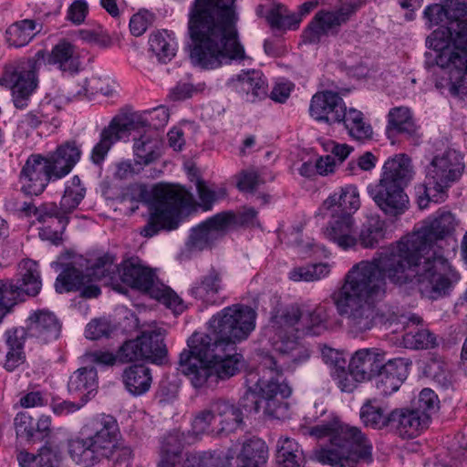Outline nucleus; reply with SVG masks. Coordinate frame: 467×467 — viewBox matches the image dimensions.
I'll return each mask as SVG.
<instances>
[{"label": "nucleus", "instance_id": "nucleus-1", "mask_svg": "<svg viewBox=\"0 0 467 467\" xmlns=\"http://www.w3.org/2000/svg\"><path fill=\"white\" fill-rule=\"evenodd\" d=\"M331 308L326 305H291L277 311L270 320V328L277 337L274 342L276 357L265 355L257 368L247 372V391L241 400L246 411L280 418L287 410L284 401L292 392L282 380L284 370L294 369L308 360V348L297 341L300 336H319L328 329Z\"/></svg>", "mask_w": 467, "mask_h": 467}, {"label": "nucleus", "instance_id": "nucleus-2", "mask_svg": "<svg viewBox=\"0 0 467 467\" xmlns=\"http://www.w3.org/2000/svg\"><path fill=\"white\" fill-rule=\"evenodd\" d=\"M457 226L455 215L440 209L423 222L420 230L379 252L390 266L392 279L417 285L431 298L448 295L461 279L459 272L446 258L456 251Z\"/></svg>", "mask_w": 467, "mask_h": 467}, {"label": "nucleus", "instance_id": "nucleus-3", "mask_svg": "<svg viewBox=\"0 0 467 467\" xmlns=\"http://www.w3.org/2000/svg\"><path fill=\"white\" fill-rule=\"evenodd\" d=\"M235 0H194L188 15L191 63L213 70L247 57L238 38Z\"/></svg>", "mask_w": 467, "mask_h": 467}, {"label": "nucleus", "instance_id": "nucleus-4", "mask_svg": "<svg viewBox=\"0 0 467 467\" xmlns=\"http://www.w3.org/2000/svg\"><path fill=\"white\" fill-rule=\"evenodd\" d=\"M386 258L379 252L370 260L355 264L347 273L344 283L332 296L337 313L345 317L348 332L358 337L371 330L376 323V305L388 292V282L408 287L412 283H399L392 279Z\"/></svg>", "mask_w": 467, "mask_h": 467}, {"label": "nucleus", "instance_id": "nucleus-5", "mask_svg": "<svg viewBox=\"0 0 467 467\" xmlns=\"http://www.w3.org/2000/svg\"><path fill=\"white\" fill-rule=\"evenodd\" d=\"M198 196V205L203 211H210L219 201L227 195L226 188L195 177L194 181ZM139 200L146 202L149 210V219L141 229L144 237H152L161 231H172L180 224V215L183 208H192L197 204L193 195L183 187L157 185L150 198L145 186L139 187Z\"/></svg>", "mask_w": 467, "mask_h": 467}, {"label": "nucleus", "instance_id": "nucleus-6", "mask_svg": "<svg viewBox=\"0 0 467 467\" xmlns=\"http://www.w3.org/2000/svg\"><path fill=\"white\" fill-rule=\"evenodd\" d=\"M84 438L68 441V453L78 465L93 467L103 460L117 463L129 462L132 457L130 447L117 444L119 426L111 415L101 414L88 421L83 428Z\"/></svg>", "mask_w": 467, "mask_h": 467}, {"label": "nucleus", "instance_id": "nucleus-7", "mask_svg": "<svg viewBox=\"0 0 467 467\" xmlns=\"http://www.w3.org/2000/svg\"><path fill=\"white\" fill-rule=\"evenodd\" d=\"M309 434L329 438L330 443L316 452L317 460L323 464L355 467L359 462H372V443L358 427L320 424L312 427Z\"/></svg>", "mask_w": 467, "mask_h": 467}, {"label": "nucleus", "instance_id": "nucleus-8", "mask_svg": "<svg viewBox=\"0 0 467 467\" xmlns=\"http://www.w3.org/2000/svg\"><path fill=\"white\" fill-rule=\"evenodd\" d=\"M426 44L438 52L436 64L448 70L450 93H467V24L440 26L427 37Z\"/></svg>", "mask_w": 467, "mask_h": 467}, {"label": "nucleus", "instance_id": "nucleus-9", "mask_svg": "<svg viewBox=\"0 0 467 467\" xmlns=\"http://www.w3.org/2000/svg\"><path fill=\"white\" fill-rule=\"evenodd\" d=\"M463 171V157L457 150H447L434 156L426 168L425 182L415 187L419 207L425 209L430 202H444L447 191L461 178Z\"/></svg>", "mask_w": 467, "mask_h": 467}, {"label": "nucleus", "instance_id": "nucleus-10", "mask_svg": "<svg viewBox=\"0 0 467 467\" xmlns=\"http://www.w3.org/2000/svg\"><path fill=\"white\" fill-rule=\"evenodd\" d=\"M256 311L251 306L234 304L213 315L208 322V337L211 341L236 346L248 338L255 328Z\"/></svg>", "mask_w": 467, "mask_h": 467}, {"label": "nucleus", "instance_id": "nucleus-11", "mask_svg": "<svg viewBox=\"0 0 467 467\" xmlns=\"http://www.w3.org/2000/svg\"><path fill=\"white\" fill-rule=\"evenodd\" d=\"M119 281L131 288L147 293L175 313H181L185 308L179 296L169 286L161 283L154 271L144 265L138 257L129 258L120 264Z\"/></svg>", "mask_w": 467, "mask_h": 467}, {"label": "nucleus", "instance_id": "nucleus-12", "mask_svg": "<svg viewBox=\"0 0 467 467\" xmlns=\"http://www.w3.org/2000/svg\"><path fill=\"white\" fill-rule=\"evenodd\" d=\"M46 52L38 50L33 57L6 65L0 77V86L8 88L16 109H24L38 86L37 70Z\"/></svg>", "mask_w": 467, "mask_h": 467}, {"label": "nucleus", "instance_id": "nucleus-13", "mask_svg": "<svg viewBox=\"0 0 467 467\" xmlns=\"http://www.w3.org/2000/svg\"><path fill=\"white\" fill-rule=\"evenodd\" d=\"M212 341L202 333H193L187 340V349L180 354L179 369L185 375L196 389L213 388L216 386L212 359L202 353L209 352Z\"/></svg>", "mask_w": 467, "mask_h": 467}, {"label": "nucleus", "instance_id": "nucleus-14", "mask_svg": "<svg viewBox=\"0 0 467 467\" xmlns=\"http://www.w3.org/2000/svg\"><path fill=\"white\" fill-rule=\"evenodd\" d=\"M165 330L155 327L144 330L135 339L126 341L118 351V360L121 363L148 360L162 364L167 357L164 344Z\"/></svg>", "mask_w": 467, "mask_h": 467}, {"label": "nucleus", "instance_id": "nucleus-15", "mask_svg": "<svg viewBox=\"0 0 467 467\" xmlns=\"http://www.w3.org/2000/svg\"><path fill=\"white\" fill-rule=\"evenodd\" d=\"M237 223L232 211L218 213L191 231L187 245L191 250L209 248Z\"/></svg>", "mask_w": 467, "mask_h": 467}, {"label": "nucleus", "instance_id": "nucleus-16", "mask_svg": "<svg viewBox=\"0 0 467 467\" xmlns=\"http://www.w3.org/2000/svg\"><path fill=\"white\" fill-rule=\"evenodd\" d=\"M367 192L387 216H400L410 207L409 196L404 192V186L379 180L376 183H369L367 186Z\"/></svg>", "mask_w": 467, "mask_h": 467}, {"label": "nucleus", "instance_id": "nucleus-17", "mask_svg": "<svg viewBox=\"0 0 467 467\" xmlns=\"http://www.w3.org/2000/svg\"><path fill=\"white\" fill-rule=\"evenodd\" d=\"M350 19L348 13L334 9H321L316 13L304 31L305 41L310 44L319 43L323 37L337 36Z\"/></svg>", "mask_w": 467, "mask_h": 467}, {"label": "nucleus", "instance_id": "nucleus-18", "mask_svg": "<svg viewBox=\"0 0 467 467\" xmlns=\"http://www.w3.org/2000/svg\"><path fill=\"white\" fill-rule=\"evenodd\" d=\"M45 156L32 154L20 172L21 190L26 194L38 195L50 181H56Z\"/></svg>", "mask_w": 467, "mask_h": 467}, {"label": "nucleus", "instance_id": "nucleus-19", "mask_svg": "<svg viewBox=\"0 0 467 467\" xmlns=\"http://www.w3.org/2000/svg\"><path fill=\"white\" fill-rule=\"evenodd\" d=\"M208 354H204L212 359L215 382L225 380L234 376L239 371L242 355L236 352V346L212 341ZM204 352L202 354L203 355Z\"/></svg>", "mask_w": 467, "mask_h": 467}, {"label": "nucleus", "instance_id": "nucleus-20", "mask_svg": "<svg viewBox=\"0 0 467 467\" xmlns=\"http://www.w3.org/2000/svg\"><path fill=\"white\" fill-rule=\"evenodd\" d=\"M345 108L344 100L337 93L326 90L312 97L309 113L317 121L340 124Z\"/></svg>", "mask_w": 467, "mask_h": 467}, {"label": "nucleus", "instance_id": "nucleus-21", "mask_svg": "<svg viewBox=\"0 0 467 467\" xmlns=\"http://www.w3.org/2000/svg\"><path fill=\"white\" fill-rule=\"evenodd\" d=\"M76 263L67 265L58 275L55 283L56 291L59 294L82 289L81 296L95 298L100 295V288L92 284L95 280L91 275L78 269Z\"/></svg>", "mask_w": 467, "mask_h": 467}, {"label": "nucleus", "instance_id": "nucleus-22", "mask_svg": "<svg viewBox=\"0 0 467 467\" xmlns=\"http://www.w3.org/2000/svg\"><path fill=\"white\" fill-rule=\"evenodd\" d=\"M387 362L386 353L378 348H361L351 357L348 368L360 381L372 379Z\"/></svg>", "mask_w": 467, "mask_h": 467}, {"label": "nucleus", "instance_id": "nucleus-23", "mask_svg": "<svg viewBox=\"0 0 467 467\" xmlns=\"http://www.w3.org/2000/svg\"><path fill=\"white\" fill-rule=\"evenodd\" d=\"M430 420V415L420 410L396 409L392 410L391 427L402 439H413L428 427Z\"/></svg>", "mask_w": 467, "mask_h": 467}, {"label": "nucleus", "instance_id": "nucleus-24", "mask_svg": "<svg viewBox=\"0 0 467 467\" xmlns=\"http://www.w3.org/2000/svg\"><path fill=\"white\" fill-rule=\"evenodd\" d=\"M410 363L402 358H396L387 362L375 375V386L379 392L384 396L397 391L408 377V367Z\"/></svg>", "mask_w": 467, "mask_h": 467}, {"label": "nucleus", "instance_id": "nucleus-25", "mask_svg": "<svg viewBox=\"0 0 467 467\" xmlns=\"http://www.w3.org/2000/svg\"><path fill=\"white\" fill-rule=\"evenodd\" d=\"M29 337H35L43 343L57 339L61 333V323L57 316L46 309L30 313L26 320Z\"/></svg>", "mask_w": 467, "mask_h": 467}, {"label": "nucleus", "instance_id": "nucleus-26", "mask_svg": "<svg viewBox=\"0 0 467 467\" xmlns=\"http://www.w3.org/2000/svg\"><path fill=\"white\" fill-rule=\"evenodd\" d=\"M223 290V273L212 266L192 285L189 293L196 300L212 306L220 303V295Z\"/></svg>", "mask_w": 467, "mask_h": 467}, {"label": "nucleus", "instance_id": "nucleus-27", "mask_svg": "<svg viewBox=\"0 0 467 467\" xmlns=\"http://www.w3.org/2000/svg\"><path fill=\"white\" fill-rule=\"evenodd\" d=\"M131 128L132 124L125 119L113 118L109 126L101 131L99 141L93 147L90 155L91 161L96 165H100L113 144L127 136Z\"/></svg>", "mask_w": 467, "mask_h": 467}, {"label": "nucleus", "instance_id": "nucleus-28", "mask_svg": "<svg viewBox=\"0 0 467 467\" xmlns=\"http://www.w3.org/2000/svg\"><path fill=\"white\" fill-rule=\"evenodd\" d=\"M324 235L343 250L353 248L358 244V235L352 215L331 214V221L324 231Z\"/></svg>", "mask_w": 467, "mask_h": 467}, {"label": "nucleus", "instance_id": "nucleus-29", "mask_svg": "<svg viewBox=\"0 0 467 467\" xmlns=\"http://www.w3.org/2000/svg\"><path fill=\"white\" fill-rule=\"evenodd\" d=\"M81 150L75 141H66L59 145L55 151L45 157L50 166L55 180L67 175L79 161Z\"/></svg>", "mask_w": 467, "mask_h": 467}, {"label": "nucleus", "instance_id": "nucleus-30", "mask_svg": "<svg viewBox=\"0 0 467 467\" xmlns=\"http://www.w3.org/2000/svg\"><path fill=\"white\" fill-rule=\"evenodd\" d=\"M415 174L411 159L404 153L395 154L387 159L380 173L379 181L407 186Z\"/></svg>", "mask_w": 467, "mask_h": 467}, {"label": "nucleus", "instance_id": "nucleus-31", "mask_svg": "<svg viewBox=\"0 0 467 467\" xmlns=\"http://www.w3.org/2000/svg\"><path fill=\"white\" fill-rule=\"evenodd\" d=\"M323 207L331 214L352 215L360 207L358 187L348 184L340 188L324 202Z\"/></svg>", "mask_w": 467, "mask_h": 467}, {"label": "nucleus", "instance_id": "nucleus-32", "mask_svg": "<svg viewBox=\"0 0 467 467\" xmlns=\"http://www.w3.org/2000/svg\"><path fill=\"white\" fill-rule=\"evenodd\" d=\"M195 442L194 437L179 430L169 432L162 440L161 446V467H176L181 459L182 449L187 444Z\"/></svg>", "mask_w": 467, "mask_h": 467}, {"label": "nucleus", "instance_id": "nucleus-33", "mask_svg": "<svg viewBox=\"0 0 467 467\" xmlns=\"http://www.w3.org/2000/svg\"><path fill=\"white\" fill-rule=\"evenodd\" d=\"M268 460V447L265 441L253 437L246 440L238 453L236 467H265Z\"/></svg>", "mask_w": 467, "mask_h": 467}, {"label": "nucleus", "instance_id": "nucleus-34", "mask_svg": "<svg viewBox=\"0 0 467 467\" xmlns=\"http://www.w3.org/2000/svg\"><path fill=\"white\" fill-rule=\"evenodd\" d=\"M98 388V373L95 368H80L68 379L69 393L78 395L85 404L90 396H94Z\"/></svg>", "mask_w": 467, "mask_h": 467}, {"label": "nucleus", "instance_id": "nucleus-35", "mask_svg": "<svg viewBox=\"0 0 467 467\" xmlns=\"http://www.w3.org/2000/svg\"><path fill=\"white\" fill-rule=\"evenodd\" d=\"M47 56V62L56 65L61 71L73 74L78 71L80 61L75 47L67 40H60Z\"/></svg>", "mask_w": 467, "mask_h": 467}, {"label": "nucleus", "instance_id": "nucleus-36", "mask_svg": "<svg viewBox=\"0 0 467 467\" xmlns=\"http://www.w3.org/2000/svg\"><path fill=\"white\" fill-rule=\"evenodd\" d=\"M43 29V24L33 19H23L13 23L5 30V41L10 47L26 46Z\"/></svg>", "mask_w": 467, "mask_h": 467}, {"label": "nucleus", "instance_id": "nucleus-37", "mask_svg": "<svg viewBox=\"0 0 467 467\" xmlns=\"http://www.w3.org/2000/svg\"><path fill=\"white\" fill-rule=\"evenodd\" d=\"M213 407L216 418L219 419L216 435L234 432L243 424L244 417L240 408L224 400L213 401Z\"/></svg>", "mask_w": 467, "mask_h": 467}, {"label": "nucleus", "instance_id": "nucleus-38", "mask_svg": "<svg viewBox=\"0 0 467 467\" xmlns=\"http://www.w3.org/2000/svg\"><path fill=\"white\" fill-rule=\"evenodd\" d=\"M120 265H117L116 257L105 253L98 256L90 266H87L85 273L95 280L104 281L107 285H114L119 282V271Z\"/></svg>", "mask_w": 467, "mask_h": 467}, {"label": "nucleus", "instance_id": "nucleus-39", "mask_svg": "<svg viewBox=\"0 0 467 467\" xmlns=\"http://www.w3.org/2000/svg\"><path fill=\"white\" fill-rule=\"evenodd\" d=\"M149 46L150 51L164 64L175 57L178 47L174 33L165 29L150 34Z\"/></svg>", "mask_w": 467, "mask_h": 467}, {"label": "nucleus", "instance_id": "nucleus-40", "mask_svg": "<svg viewBox=\"0 0 467 467\" xmlns=\"http://www.w3.org/2000/svg\"><path fill=\"white\" fill-rule=\"evenodd\" d=\"M234 87L239 92L245 93L246 99L251 101L265 97L267 92L265 79L262 72L256 70L238 75Z\"/></svg>", "mask_w": 467, "mask_h": 467}, {"label": "nucleus", "instance_id": "nucleus-41", "mask_svg": "<svg viewBox=\"0 0 467 467\" xmlns=\"http://www.w3.org/2000/svg\"><path fill=\"white\" fill-rule=\"evenodd\" d=\"M26 295L36 296L42 286L38 265L31 259H25L18 265L17 278L15 280Z\"/></svg>", "mask_w": 467, "mask_h": 467}, {"label": "nucleus", "instance_id": "nucleus-42", "mask_svg": "<svg viewBox=\"0 0 467 467\" xmlns=\"http://www.w3.org/2000/svg\"><path fill=\"white\" fill-rule=\"evenodd\" d=\"M123 381L130 393L134 396L142 395L150 388V370L143 365L130 366L124 371Z\"/></svg>", "mask_w": 467, "mask_h": 467}, {"label": "nucleus", "instance_id": "nucleus-43", "mask_svg": "<svg viewBox=\"0 0 467 467\" xmlns=\"http://www.w3.org/2000/svg\"><path fill=\"white\" fill-rule=\"evenodd\" d=\"M133 153L141 165H149L158 159L159 140L153 132L144 131L140 137L133 138Z\"/></svg>", "mask_w": 467, "mask_h": 467}, {"label": "nucleus", "instance_id": "nucleus-44", "mask_svg": "<svg viewBox=\"0 0 467 467\" xmlns=\"http://www.w3.org/2000/svg\"><path fill=\"white\" fill-rule=\"evenodd\" d=\"M387 237L386 222L379 216H372L363 223L358 244L363 248H374Z\"/></svg>", "mask_w": 467, "mask_h": 467}, {"label": "nucleus", "instance_id": "nucleus-45", "mask_svg": "<svg viewBox=\"0 0 467 467\" xmlns=\"http://www.w3.org/2000/svg\"><path fill=\"white\" fill-rule=\"evenodd\" d=\"M20 467H58L60 455L57 451L48 445H44L37 454L20 451L17 455Z\"/></svg>", "mask_w": 467, "mask_h": 467}, {"label": "nucleus", "instance_id": "nucleus-46", "mask_svg": "<svg viewBox=\"0 0 467 467\" xmlns=\"http://www.w3.org/2000/svg\"><path fill=\"white\" fill-rule=\"evenodd\" d=\"M279 467H302L303 451L299 444L288 437H280L276 444Z\"/></svg>", "mask_w": 467, "mask_h": 467}, {"label": "nucleus", "instance_id": "nucleus-47", "mask_svg": "<svg viewBox=\"0 0 467 467\" xmlns=\"http://www.w3.org/2000/svg\"><path fill=\"white\" fill-rule=\"evenodd\" d=\"M343 120L340 123L344 125L350 137L357 140L370 139L372 136V128L363 116V113L356 109L350 108L344 109Z\"/></svg>", "mask_w": 467, "mask_h": 467}, {"label": "nucleus", "instance_id": "nucleus-48", "mask_svg": "<svg viewBox=\"0 0 467 467\" xmlns=\"http://www.w3.org/2000/svg\"><path fill=\"white\" fill-rule=\"evenodd\" d=\"M360 419L367 427L382 430L391 426L392 411L386 413L376 400H368L360 409Z\"/></svg>", "mask_w": 467, "mask_h": 467}, {"label": "nucleus", "instance_id": "nucleus-49", "mask_svg": "<svg viewBox=\"0 0 467 467\" xmlns=\"http://www.w3.org/2000/svg\"><path fill=\"white\" fill-rule=\"evenodd\" d=\"M216 420L213 402L193 414L191 423L190 434L194 437L196 441L204 434H216L217 428H213L212 423Z\"/></svg>", "mask_w": 467, "mask_h": 467}, {"label": "nucleus", "instance_id": "nucleus-50", "mask_svg": "<svg viewBox=\"0 0 467 467\" xmlns=\"http://www.w3.org/2000/svg\"><path fill=\"white\" fill-rule=\"evenodd\" d=\"M388 130L400 134L412 135L416 131V125L410 110L406 107H397L389 112Z\"/></svg>", "mask_w": 467, "mask_h": 467}, {"label": "nucleus", "instance_id": "nucleus-51", "mask_svg": "<svg viewBox=\"0 0 467 467\" xmlns=\"http://www.w3.org/2000/svg\"><path fill=\"white\" fill-rule=\"evenodd\" d=\"M330 273V265L318 263L293 268L288 277L294 282H315L318 281Z\"/></svg>", "mask_w": 467, "mask_h": 467}, {"label": "nucleus", "instance_id": "nucleus-52", "mask_svg": "<svg viewBox=\"0 0 467 467\" xmlns=\"http://www.w3.org/2000/svg\"><path fill=\"white\" fill-rule=\"evenodd\" d=\"M86 189L81 185L79 177L74 176L70 182L67 183L60 201L61 209H63L67 216L78 206L84 199Z\"/></svg>", "mask_w": 467, "mask_h": 467}, {"label": "nucleus", "instance_id": "nucleus-53", "mask_svg": "<svg viewBox=\"0 0 467 467\" xmlns=\"http://www.w3.org/2000/svg\"><path fill=\"white\" fill-rule=\"evenodd\" d=\"M407 348L428 349L438 346L437 337L426 328H414L402 337Z\"/></svg>", "mask_w": 467, "mask_h": 467}, {"label": "nucleus", "instance_id": "nucleus-54", "mask_svg": "<svg viewBox=\"0 0 467 467\" xmlns=\"http://www.w3.org/2000/svg\"><path fill=\"white\" fill-rule=\"evenodd\" d=\"M36 219L42 223H49L51 220L56 219L58 227L62 231H65L69 219L68 216L64 213L61 206H57L55 202H46L36 207L35 210Z\"/></svg>", "mask_w": 467, "mask_h": 467}, {"label": "nucleus", "instance_id": "nucleus-55", "mask_svg": "<svg viewBox=\"0 0 467 467\" xmlns=\"http://www.w3.org/2000/svg\"><path fill=\"white\" fill-rule=\"evenodd\" d=\"M26 295L15 280H0V306L10 312L18 299Z\"/></svg>", "mask_w": 467, "mask_h": 467}, {"label": "nucleus", "instance_id": "nucleus-56", "mask_svg": "<svg viewBox=\"0 0 467 467\" xmlns=\"http://www.w3.org/2000/svg\"><path fill=\"white\" fill-rule=\"evenodd\" d=\"M16 435L28 441L35 442V420L26 412H19L14 420Z\"/></svg>", "mask_w": 467, "mask_h": 467}, {"label": "nucleus", "instance_id": "nucleus-57", "mask_svg": "<svg viewBox=\"0 0 467 467\" xmlns=\"http://www.w3.org/2000/svg\"><path fill=\"white\" fill-rule=\"evenodd\" d=\"M331 376L343 392H352L357 388L358 382H361L356 379L349 368L346 370L343 367L334 368Z\"/></svg>", "mask_w": 467, "mask_h": 467}, {"label": "nucleus", "instance_id": "nucleus-58", "mask_svg": "<svg viewBox=\"0 0 467 467\" xmlns=\"http://www.w3.org/2000/svg\"><path fill=\"white\" fill-rule=\"evenodd\" d=\"M262 183L264 181L254 170L242 171L237 175L236 186L241 192H254Z\"/></svg>", "mask_w": 467, "mask_h": 467}, {"label": "nucleus", "instance_id": "nucleus-59", "mask_svg": "<svg viewBox=\"0 0 467 467\" xmlns=\"http://www.w3.org/2000/svg\"><path fill=\"white\" fill-rule=\"evenodd\" d=\"M142 165L135 160H122L115 163L114 178L118 180H129L140 173Z\"/></svg>", "mask_w": 467, "mask_h": 467}, {"label": "nucleus", "instance_id": "nucleus-60", "mask_svg": "<svg viewBox=\"0 0 467 467\" xmlns=\"http://www.w3.org/2000/svg\"><path fill=\"white\" fill-rule=\"evenodd\" d=\"M5 337L8 348L23 350L25 341L29 337L26 325L6 330Z\"/></svg>", "mask_w": 467, "mask_h": 467}, {"label": "nucleus", "instance_id": "nucleus-61", "mask_svg": "<svg viewBox=\"0 0 467 467\" xmlns=\"http://www.w3.org/2000/svg\"><path fill=\"white\" fill-rule=\"evenodd\" d=\"M429 373L441 386L448 388L451 383V376L447 366L440 361H432L428 366Z\"/></svg>", "mask_w": 467, "mask_h": 467}, {"label": "nucleus", "instance_id": "nucleus-62", "mask_svg": "<svg viewBox=\"0 0 467 467\" xmlns=\"http://www.w3.org/2000/svg\"><path fill=\"white\" fill-rule=\"evenodd\" d=\"M110 332V324L105 319H95L89 322L85 330L86 337L91 340L109 337Z\"/></svg>", "mask_w": 467, "mask_h": 467}, {"label": "nucleus", "instance_id": "nucleus-63", "mask_svg": "<svg viewBox=\"0 0 467 467\" xmlns=\"http://www.w3.org/2000/svg\"><path fill=\"white\" fill-rule=\"evenodd\" d=\"M418 408L421 411L427 412L430 416L431 413L435 411L439 405V399L435 392L431 389H423L419 395Z\"/></svg>", "mask_w": 467, "mask_h": 467}, {"label": "nucleus", "instance_id": "nucleus-64", "mask_svg": "<svg viewBox=\"0 0 467 467\" xmlns=\"http://www.w3.org/2000/svg\"><path fill=\"white\" fill-rule=\"evenodd\" d=\"M205 88L204 83L193 86L190 83H178L170 93V97L173 100H183L191 98L193 94L201 92Z\"/></svg>", "mask_w": 467, "mask_h": 467}]
</instances>
